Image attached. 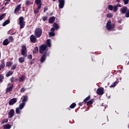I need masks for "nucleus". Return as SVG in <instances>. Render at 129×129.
<instances>
[{"label": "nucleus", "instance_id": "37998d69", "mask_svg": "<svg viewBox=\"0 0 129 129\" xmlns=\"http://www.w3.org/2000/svg\"><path fill=\"white\" fill-rule=\"evenodd\" d=\"M27 58L29 60H32V58H33V55L32 54H29V55H28Z\"/></svg>", "mask_w": 129, "mask_h": 129}, {"label": "nucleus", "instance_id": "bf43d9fd", "mask_svg": "<svg viewBox=\"0 0 129 129\" xmlns=\"http://www.w3.org/2000/svg\"><path fill=\"white\" fill-rule=\"evenodd\" d=\"M9 4V2H6V3H5V7H6V6H7L8 4Z\"/></svg>", "mask_w": 129, "mask_h": 129}, {"label": "nucleus", "instance_id": "79ce46f5", "mask_svg": "<svg viewBox=\"0 0 129 129\" xmlns=\"http://www.w3.org/2000/svg\"><path fill=\"white\" fill-rule=\"evenodd\" d=\"M27 89L25 87H22L20 90V92H25Z\"/></svg>", "mask_w": 129, "mask_h": 129}, {"label": "nucleus", "instance_id": "5fc2aeb1", "mask_svg": "<svg viewBox=\"0 0 129 129\" xmlns=\"http://www.w3.org/2000/svg\"><path fill=\"white\" fill-rule=\"evenodd\" d=\"M117 6V8H121V5L119 4H117V5L116 6Z\"/></svg>", "mask_w": 129, "mask_h": 129}, {"label": "nucleus", "instance_id": "cd10ccee", "mask_svg": "<svg viewBox=\"0 0 129 129\" xmlns=\"http://www.w3.org/2000/svg\"><path fill=\"white\" fill-rule=\"evenodd\" d=\"M13 65V61H8L6 63V67H11Z\"/></svg>", "mask_w": 129, "mask_h": 129}, {"label": "nucleus", "instance_id": "603ef678", "mask_svg": "<svg viewBox=\"0 0 129 129\" xmlns=\"http://www.w3.org/2000/svg\"><path fill=\"white\" fill-rule=\"evenodd\" d=\"M14 80H15V78L14 77L11 78L10 79L11 82H14Z\"/></svg>", "mask_w": 129, "mask_h": 129}, {"label": "nucleus", "instance_id": "338daca9", "mask_svg": "<svg viewBox=\"0 0 129 129\" xmlns=\"http://www.w3.org/2000/svg\"><path fill=\"white\" fill-rule=\"evenodd\" d=\"M127 65H129V61H128Z\"/></svg>", "mask_w": 129, "mask_h": 129}, {"label": "nucleus", "instance_id": "f03ea898", "mask_svg": "<svg viewBox=\"0 0 129 129\" xmlns=\"http://www.w3.org/2000/svg\"><path fill=\"white\" fill-rule=\"evenodd\" d=\"M43 30L42 28L38 27L36 28L34 31V35L36 37V38H40L41 36H42Z\"/></svg>", "mask_w": 129, "mask_h": 129}, {"label": "nucleus", "instance_id": "a211bd4d", "mask_svg": "<svg viewBox=\"0 0 129 129\" xmlns=\"http://www.w3.org/2000/svg\"><path fill=\"white\" fill-rule=\"evenodd\" d=\"M10 23H11V21L10 19H8L3 23V26L5 27V26H7V25H9Z\"/></svg>", "mask_w": 129, "mask_h": 129}, {"label": "nucleus", "instance_id": "6e6552de", "mask_svg": "<svg viewBox=\"0 0 129 129\" xmlns=\"http://www.w3.org/2000/svg\"><path fill=\"white\" fill-rule=\"evenodd\" d=\"M58 7L59 9H63L65 6V0H58Z\"/></svg>", "mask_w": 129, "mask_h": 129}, {"label": "nucleus", "instance_id": "69168bd1", "mask_svg": "<svg viewBox=\"0 0 129 129\" xmlns=\"http://www.w3.org/2000/svg\"><path fill=\"white\" fill-rule=\"evenodd\" d=\"M8 86H10V85H11V84L10 83H9V84H8Z\"/></svg>", "mask_w": 129, "mask_h": 129}, {"label": "nucleus", "instance_id": "f8f14e48", "mask_svg": "<svg viewBox=\"0 0 129 129\" xmlns=\"http://www.w3.org/2000/svg\"><path fill=\"white\" fill-rule=\"evenodd\" d=\"M13 88H14L13 84H12L10 87L6 88V93H8L9 92H11V91H13Z\"/></svg>", "mask_w": 129, "mask_h": 129}, {"label": "nucleus", "instance_id": "9b49d317", "mask_svg": "<svg viewBox=\"0 0 129 129\" xmlns=\"http://www.w3.org/2000/svg\"><path fill=\"white\" fill-rule=\"evenodd\" d=\"M30 40L31 43H36V41H37V37L34 35H31L30 37Z\"/></svg>", "mask_w": 129, "mask_h": 129}, {"label": "nucleus", "instance_id": "f704fd0d", "mask_svg": "<svg viewBox=\"0 0 129 129\" xmlns=\"http://www.w3.org/2000/svg\"><path fill=\"white\" fill-rule=\"evenodd\" d=\"M75 106H76V103H73L70 106V108H74V107H75Z\"/></svg>", "mask_w": 129, "mask_h": 129}, {"label": "nucleus", "instance_id": "2f4dec72", "mask_svg": "<svg viewBox=\"0 0 129 129\" xmlns=\"http://www.w3.org/2000/svg\"><path fill=\"white\" fill-rule=\"evenodd\" d=\"M89 99H90V95H89L88 97H87L84 100V102H87V101H88V100H89Z\"/></svg>", "mask_w": 129, "mask_h": 129}, {"label": "nucleus", "instance_id": "39448f33", "mask_svg": "<svg viewBox=\"0 0 129 129\" xmlns=\"http://www.w3.org/2000/svg\"><path fill=\"white\" fill-rule=\"evenodd\" d=\"M47 56H49L48 52L47 51H44L42 55L40 58V62L41 63H44L45 61H46V58H47Z\"/></svg>", "mask_w": 129, "mask_h": 129}, {"label": "nucleus", "instance_id": "de8ad7c7", "mask_svg": "<svg viewBox=\"0 0 129 129\" xmlns=\"http://www.w3.org/2000/svg\"><path fill=\"white\" fill-rule=\"evenodd\" d=\"M8 121H9V120H8V119H5L3 120L2 123H6V122H8Z\"/></svg>", "mask_w": 129, "mask_h": 129}, {"label": "nucleus", "instance_id": "3c124183", "mask_svg": "<svg viewBox=\"0 0 129 129\" xmlns=\"http://www.w3.org/2000/svg\"><path fill=\"white\" fill-rule=\"evenodd\" d=\"M55 30H56L55 28H54L53 27H52L51 29H50V31L51 32L54 33V32H55Z\"/></svg>", "mask_w": 129, "mask_h": 129}, {"label": "nucleus", "instance_id": "a18cd8bd", "mask_svg": "<svg viewBox=\"0 0 129 129\" xmlns=\"http://www.w3.org/2000/svg\"><path fill=\"white\" fill-rule=\"evenodd\" d=\"M9 39L10 42H14V38L13 37V36H9Z\"/></svg>", "mask_w": 129, "mask_h": 129}, {"label": "nucleus", "instance_id": "49530a36", "mask_svg": "<svg viewBox=\"0 0 129 129\" xmlns=\"http://www.w3.org/2000/svg\"><path fill=\"white\" fill-rule=\"evenodd\" d=\"M47 19H48V16H44L42 19V21H43V22H45V21H47Z\"/></svg>", "mask_w": 129, "mask_h": 129}, {"label": "nucleus", "instance_id": "8fccbe9b", "mask_svg": "<svg viewBox=\"0 0 129 129\" xmlns=\"http://www.w3.org/2000/svg\"><path fill=\"white\" fill-rule=\"evenodd\" d=\"M30 4V1L28 0H27L25 2L26 6H29V4Z\"/></svg>", "mask_w": 129, "mask_h": 129}, {"label": "nucleus", "instance_id": "e433bc0d", "mask_svg": "<svg viewBox=\"0 0 129 129\" xmlns=\"http://www.w3.org/2000/svg\"><path fill=\"white\" fill-rule=\"evenodd\" d=\"M116 84H117V82L115 81L112 83V85H111L110 87H115V86H116Z\"/></svg>", "mask_w": 129, "mask_h": 129}, {"label": "nucleus", "instance_id": "c9c22d12", "mask_svg": "<svg viewBox=\"0 0 129 129\" xmlns=\"http://www.w3.org/2000/svg\"><path fill=\"white\" fill-rule=\"evenodd\" d=\"M49 37H54L55 36V33L50 32L48 33Z\"/></svg>", "mask_w": 129, "mask_h": 129}, {"label": "nucleus", "instance_id": "4468645a", "mask_svg": "<svg viewBox=\"0 0 129 129\" xmlns=\"http://www.w3.org/2000/svg\"><path fill=\"white\" fill-rule=\"evenodd\" d=\"M106 29L109 31V30H111V21H108L106 24Z\"/></svg>", "mask_w": 129, "mask_h": 129}, {"label": "nucleus", "instance_id": "2eb2a0df", "mask_svg": "<svg viewBox=\"0 0 129 129\" xmlns=\"http://www.w3.org/2000/svg\"><path fill=\"white\" fill-rule=\"evenodd\" d=\"M10 43H11V41H9V39H8V38H7L3 41V44L4 46H8V45H9V44H10Z\"/></svg>", "mask_w": 129, "mask_h": 129}, {"label": "nucleus", "instance_id": "c85d7f7f", "mask_svg": "<svg viewBox=\"0 0 129 129\" xmlns=\"http://www.w3.org/2000/svg\"><path fill=\"white\" fill-rule=\"evenodd\" d=\"M21 109L19 107L16 108V113L17 114H21Z\"/></svg>", "mask_w": 129, "mask_h": 129}, {"label": "nucleus", "instance_id": "423d86ee", "mask_svg": "<svg viewBox=\"0 0 129 129\" xmlns=\"http://www.w3.org/2000/svg\"><path fill=\"white\" fill-rule=\"evenodd\" d=\"M21 54L22 56H24V57H27V47L26 45H23L22 46Z\"/></svg>", "mask_w": 129, "mask_h": 129}, {"label": "nucleus", "instance_id": "1a4fd4ad", "mask_svg": "<svg viewBox=\"0 0 129 129\" xmlns=\"http://www.w3.org/2000/svg\"><path fill=\"white\" fill-rule=\"evenodd\" d=\"M14 115H15V110H14V109H12L8 113V117L9 118H12Z\"/></svg>", "mask_w": 129, "mask_h": 129}, {"label": "nucleus", "instance_id": "bb28decb", "mask_svg": "<svg viewBox=\"0 0 129 129\" xmlns=\"http://www.w3.org/2000/svg\"><path fill=\"white\" fill-rule=\"evenodd\" d=\"M26 105V104H25V103H21L19 105V108L20 109H23V108H24V107H25Z\"/></svg>", "mask_w": 129, "mask_h": 129}, {"label": "nucleus", "instance_id": "f3484780", "mask_svg": "<svg viewBox=\"0 0 129 129\" xmlns=\"http://www.w3.org/2000/svg\"><path fill=\"white\" fill-rule=\"evenodd\" d=\"M55 21V17L52 16L51 17H50L49 19V24H53V23H54V22Z\"/></svg>", "mask_w": 129, "mask_h": 129}, {"label": "nucleus", "instance_id": "ea45409f", "mask_svg": "<svg viewBox=\"0 0 129 129\" xmlns=\"http://www.w3.org/2000/svg\"><path fill=\"white\" fill-rule=\"evenodd\" d=\"M17 64H14L11 68V70H15V69L17 68Z\"/></svg>", "mask_w": 129, "mask_h": 129}, {"label": "nucleus", "instance_id": "aec40b11", "mask_svg": "<svg viewBox=\"0 0 129 129\" xmlns=\"http://www.w3.org/2000/svg\"><path fill=\"white\" fill-rule=\"evenodd\" d=\"M27 101H28V97L27 96H23V98L22 99V103L26 104Z\"/></svg>", "mask_w": 129, "mask_h": 129}, {"label": "nucleus", "instance_id": "0e129e2a", "mask_svg": "<svg viewBox=\"0 0 129 129\" xmlns=\"http://www.w3.org/2000/svg\"><path fill=\"white\" fill-rule=\"evenodd\" d=\"M6 2H11V0H4Z\"/></svg>", "mask_w": 129, "mask_h": 129}, {"label": "nucleus", "instance_id": "9d476101", "mask_svg": "<svg viewBox=\"0 0 129 129\" xmlns=\"http://www.w3.org/2000/svg\"><path fill=\"white\" fill-rule=\"evenodd\" d=\"M17 101H18V100H17V98H13L9 101V105H14V104H15V103H16Z\"/></svg>", "mask_w": 129, "mask_h": 129}, {"label": "nucleus", "instance_id": "473e14b6", "mask_svg": "<svg viewBox=\"0 0 129 129\" xmlns=\"http://www.w3.org/2000/svg\"><path fill=\"white\" fill-rule=\"evenodd\" d=\"M5 66H6L5 64V61H2L1 64L0 65V67H1V68H5Z\"/></svg>", "mask_w": 129, "mask_h": 129}, {"label": "nucleus", "instance_id": "ddd939ff", "mask_svg": "<svg viewBox=\"0 0 129 129\" xmlns=\"http://www.w3.org/2000/svg\"><path fill=\"white\" fill-rule=\"evenodd\" d=\"M127 7H123L121 9H120V12L122 14H126V13L127 12Z\"/></svg>", "mask_w": 129, "mask_h": 129}, {"label": "nucleus", "instance_id": "09e8293b", "mask_svg": "<svg viewBox=\"0 0 129 129\" xmlns=\"http://www.w3.org/2000/svg\"><path fill=\"white\" fill-rule=\"evenodd\" d=\"M48 10H49V9L48 8L44 7V10H43V13H46V12H47V11H48Z\"/></svg>", "mask_w": 129, "mask_h": 129}, {"label": "nucleus", "instance_id": "a19ab883", "mask_svg": "<svg viewBox=\"0 0 129 129\" xmlns=\"http://www.w3.org/2000/svg\"><path fill=\"white\" fill-rule=\"evenodd\" d=\"M113 15L111 13H108L107 15V18H112Z\"/></svg>", "mask_w": 129, "mask_h": 129}, {"label": "nucleus", "instance_id": "e2e57ef3", "mask_svg": "<svg viewBox=\"0 0 129 129\" xmlns=\"http://www.w3.org/2000/svg\"><path fill=\"white\" fill-rule=\"evenodd\" d=\"M16 33H17V32H14V33L11 34V35H15V34H16Z\"/></svg>", "mask_w": 129, "mask_h": 129}, {"label": "nucleus", "instance_id": "6ab92c4d", "mask_svg": "<svg viewBox=\"0 0 129 129\" xmlns=\"http://www.w3.org/2000/svg\"><path fill=\"white\" fill-rule=\"evenodd\" d=\"M46 46L47 47H51L52 46L51 43V40L50 39H47L46 40Z\"/></svg>", "mask_w": 129, "mask_h": 129}, {"label": "nucleus", "instance_id": "412c9836", "mask_svg": "<svg viewBox=\"0 0 129 129\" xmlns=\"http://www.w3.org/2000/svg\"><path fill=\"white\" fill-rule=\"evenodd\" d=\"M33 54H37L38 52H39V48L37 46H36L34 48V50H33Z\"/></svg>", "mask_w": 129, "mask_h": 129}, {"label": "nucleus", "instance_id": "4be33fe9", "mask_svg": "<svg viewBox=\"0 0 129 129\" xmlns=\"http://www.w3.org/2000/svg\"><path fill=\"white\" fill-rule=\"evenodd\" d=\"M53 27L57 31L59 30V25L56 23H54L53 24Z\"/></svg>", "mask_w": 129, "mask_h": 129}, {"label": "nucleus", "instance_id": "dca6fc26", "mask_svg": "<svg viewBox=\"0 0 129 129\" xmlns=\"http://www.w3.org/2000/svg\"><path fill=\"white\" fill-rule=\"evenodd\" d=\"M20 9H21V4L18 5L14 10L15 14H17L19 11H20Z\"/></svg>", "mask_w": 129, "mask_h": 129}, {"label": "nucleus", "instance_id": "a878e982", "mask_svg": "<svg viewBox=\"0 0 129 129\" xmlns=\"http://www.w3.org/2000/svg\"><path fill=\"white\" fill-rule=\"evenodd\" d=\"M19 62L20 63H24L25 62V57H21L19 58Z\"/></svg>", "mask_w": 129, "mask_h": 129}, {"label": "nucleus", "instance_id": "72a5a7b5", "mask_svg": "<svg viewBox=\"0 0 129 129\" xmlns=\"http://www.w3.org/2000/svg\"><path fill=\"white\" fill-rule=\"evenodd\" d=\"M108 9L109 11H112L113 10V6L111 5H109L108 6Z\"/></svg>", "mask_w": 129, "mask_h": 129}, {"label": "nucleus", "instance_id": "c756f323", "mask_svg": "<svg viewBox=\"0 0 129 129\" xmlns=\"http://www.w3.org/2000/svg\"><path fill=\"white\" fill-rule=\"evenodd\" d=\"M25 75H22L20 78H19V81L20 82H23L25 80Z\"/></svg>", "mask_w": 129, "mask_h": 129}, {"label": "nucleus", "instance_id": "680f3d73", "mask_svg": "<svg viewBox=\"0 0 129 129\" xmlns=\"http://www.w3.org/2000/svg\"><path fill=\"white\" fill-rule=\"evenodd\" d=\"M18 80H19V79H15L14 80V81H18Z\"/></svg>", "mask_w": 129, "mask_h": 129}, {"label": "nucleus", "instance_id": "4c0bfd02", "mask_svg": "<svg viewBox=\"0 0 129 129\" xmlns=\"http://www.w3.org/2000/svg\"><path fill=\"white\" fill-rule=\"evenodd\" d=\"M113 10L114 13H116V11H117V6H114V7H113Z\"/></svg>", "mask_w": 129, "mask_h": 129}, {"label": "nucleus", "instance_id": "052dcab7", "mask_svg": "<svg viewBox=\"0 0 129 129\" xmlns=\"http://www.w3.org/2000/svg\"><path fill=\"white\" fill-rule=\"evenodd\" d=\"M116 3H120V0H116Z\"/></svg>", "mask_w": 129, "mask_h": 129}, {"label": "nucleus", "instance_id": "f257e3e1", "mask_svg": "<svg viewBox=\"0 0 129 129\" xmlns=\"http://www.w3.org/2000/svg\"><path fill=\"white\" fill-rule=\"evenodd\" d=\"M35 3L36 4L38 7L34 10V14H38L39 11H40V9L42 8V0H35Z\"/></svg>", "mask_w": 129, "mask_h": 129}, {"label": "nucleus", "instance_id": "7ed1b4c3", "mask_svg": "<svg viewBox=\"0 0 129 129\" xmlns=\"http://www.w3.org/2000/svg\"><path fill=\"white\" fill-rule=\"evenodd\" d=\"M44 51H48V47H47V44H42L39 47V53L40 54H43Z\"/></svg>", "mask_w": 129, "mask_h": 129}, {"label": "nucleus", "instance_id": "4d7b16f0", "mask_svg": "<svg viewBox=\"0 0 129 129\" xmlns=\"http://www.w3.org/2000/svg\"><path fill=\"white\" fill-rule=\"evenodd\" d=\"M34 64V61H30V65H33Z\"/></svg>", "mask_w": 129, "mask_h": 129}, {"label": "nucleus", "instance_id": "c03bdc74", "mask_svg": "<svg viewBox=\"0 0 129 129\" xmlns=\"http://www.w3.org/2000/svg\"><path fill=\"white\" fill-rule=\"evenodd\" d=\"M123 3H124V5H127L129 3V0H122Z\"/></svg>", "mask_w": 129, "mask_h": 129}, {"label": "nucleus", "instance_id": "13d9d810", "mask_svg": "<svg viewBox=\"0 0 129 129\" xmlns=\"http://www.w3.org/2000/svg\"><path fill=\"white\" fill-rule=\"evenodd\" d=\"M79 105L80 106H82V103H81V102L79 103Z\"/></svg>", "mask_w": 129, "mask_h": 129}, {"label": "nucleus", "instance_id": "393cba45", "mask_svg": "<svg viewBox=\"0 0 129 129\" xmlns=\"http://www.w3.org/2000/svg\"><path fill=\"white\" fill-rule=\"evenodd\" d=\"M13 74H14V72H13L12 71H9L6 74V77H10V76H11V75H13Z\"/></svg>", "mask_w": 129, "mask_h": 129}, {"label": "nucleus", "instance_id": "864d4df0", "mask_svg": "<svg viewBox=\"0 0 129 129\" xmlns=\"http://www.w3.org/2000/svg\"><path fill=\"white\" fill-rule=\"evenodd\" d=\"M115 24H111V29H114Z\"/></svg>", "mask_w": 129, "mask_h": 129}, {"label": "nucleus", "instance_id": "58836bf2", "mask_svg": "<svg viewBox=\"0 0 129 129\" xmlns=\"http://www.w3.org/2000/svg\"><path fill=\"white\" fill-rule=\"evenodd\" d=\"M5 16H6V14H2L0 16V21H2L4 19V18H5Z\"/></svg>", "mask_w": 129, "mask_h": 129}, {"label": "nucleus", "instance_id": "7c9ffc66", "mask_svg": "<svg viewBox=\"0 0 129 129\" xmlns=\"http://www.w3.org/2000/svg\"><path fill=\"white\" fill-rule=\"evenodd\" d=\"M4 79H5V77L3 75H0V83L3 82Z\"/></svg>", "mask_w": 129, "mask_h": 129}, {"label": "nucleus", "instance_id": "774afa93", "mask_svg": "<svg viewBox=\"0 0 129 129\" xmlns=\"http://www.w3.org/2000/svg\"><path fill=\"white\" fill-rule=\"evenodd\" d=\"M53 2H56V0H52Z\"/></svg>", "mask_w": 129, "mask_h": 129}, {"label": "nucleus", "instance_id": "20e7f679", "mask_svg": "<svg viewBox=\"0 0 129 129\" xmlns=\"http://www.w3.org/2000/svg\"><path fill=\"white\" fill-rule=\"evenodd\" d=\"M24 17H20L19 18V25L20 29H24L26 25V22L24 21Z\"/></svg>", "mask_w": 129, "mask_h": 129}, {"label": "nucleus", "instance_id": "0eeeda50", "mask_svg": "<svg viewBox=\"0 0 129 129\" xmlns=\"http://www.w3.org/2000/svg\"><path fill=\"white\" fill-rule=\"evenodd\" d=\"M104 88L102 87L99 88L97 89L96 93L98 95H103L104 93Z\"/></svg>", "mask_w": 129, "mask_h": 129}, {"label": "nucleus", "instance_id": "6e6d98bb", "mask_svg": "<svg viewBox=\"0 0 129 129\" xmlns=\"http://www.w3.org/2000/svg\"><path fill=\"white\" fill-rule=\"evenodd\" d=\"M122 22V20H119L118 21V23H119V24H121Z\"/></svg>", "mask_w": 129, "mask_h": 129}, {"label": "nucleus", "instance_id": "5701e85b", "mask_svg": "<svg viewBox=\"0 0 129 129\" xmlns=\"http://www.w3.org/2000/svg\"><path fill=\"white\" fill-rule=\"evenodd\" d=\"M11 127H12V125H11V124H5L3 126L4 129H10L11 128Z\"/></svg>", "mask_w": 129, "mask_h": 129}, {"label": "nucleus", "instance_id": "b1692460", "mask_svg": "<svg viewBox=\"0 0 129 129\" xmlns=\"http://www.w3.org/2000/svg\"><path fill=\"white\" fill-rule=\"evenodd\" d=\"M94 102V99H92L87 102V105H91Z\"/></svg>", "mask_w": 129, "mask_h": 129}]
</instances>
